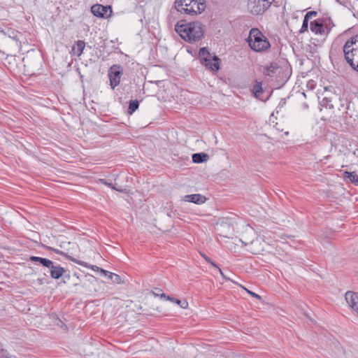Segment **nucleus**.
Masks as SVG:
<instances>
[{"label": "nucleus", "mask_w": 358, "mask_h": 358, "mask_svg": "<svg viewBox=\"0 0 358 358\" xmlns=\"http://www.w3.org/2000/svg\"><path fill=\"white\" fill-rule=\"evenodd\" d=\"M248 293H249L252 296H253V297H255V298H256V299H262V297H261V296H260V295H259V294H256V293H255V292H251V291H248Z\"/></svg>", "instance_id": "c9c22d12"}, {"label": "nucleus", "mask_w": 358, "mask_h": 358, "mask_svg": "<svg viewBox=\"0 0 358 358\" xmlns=\"http://www.w3.org/2000/svg\"><path fill=\"white\" fill-rule=\"evenodd\" d=\"M202 257L204 258V259L209 264H210L212 266H213L215 268H218L219 266H217V264L214 262L210 257H208V256H206V255H202Z\"/></svg>", "instance_id": "473e14b6"}, {"label": "nucleus", "mask_w": 358, "mask_h": 358, "mask_svg": "<svg viewBox=\"0 0 358 358\" xmlns=\"http://www.w3.org/2000/svg\"><path fill=\"white\" fill-rule=\"evenodd\" d=\"M306 15H308L311 18L313 16H316L317 15V11L312 10V11L307 12Z\"/></svg>", "instance_id": "e433bc0d"}, {"label": "nucleus", "mask_w": 358, "mask_h": 358, "mask_svg": "<svg viewBox=\"0 0 358 358\" xmlns=\"http://www.w3.org/2000/svg\"><path fill=\"white\" fill-rule=\"evenodd\" d=\"M18 34L19 32L15 29H8L7 30V32L6 34H7L10 38H13V40L17 41L18 39Z\"/></svg>", "instance_id": "cd10ccee"}, {"label": "nucleus", "mask_w": 358, "mask_h": 358, "mask_svg": "<svg viewBox=\"0 0 358 358\" xmlns=\"http://www.w3.org/2000/svg\"><path fill=\"white\" fill-rule=\"evenodd\" d=\"M92 13L100 18H107L112 14V8L110 6H103L101 4H94L91 7Z\"/></svg>", "instance_id": "423d86ee"}, {"label": "nucleus", "mask_w": 358, "mask_h": 358, "mask_svg": "<svg viewBox=\"0 0 358 358\" xmlns=\"http://www.w3.org/2000/svg\"><path fill=\"white\" fill-rule=\"evenodd\" d=\"M251 92L256 99L264 102H266L271 96L270 94L266 98L263 96L264 89L262 87V83L257 80H255L251 89Z\"/></svg>", "instance_id": "1a4fd4ad"}, {"label": "nucleus", "mask_w": 358, "mask_h": 358, "mask_svg": "<svg viewBox=\"0 0 358 358\" xmlns=\"http://www.w3.org/2000/svg\"><path fill=\"white\" fill-rule=\"evenodd\" d=\"M271 6V2L266 0H248V9L254 15H263Z\"/></svg>", "instance_id": "20e7f679"}, {"label": "nucleus", "mask_w": 358, "mask_h": 358, "mask_svg": "<svg viewBox=\"0 0 358 358\" xmlns=\"http://www.w3.org/2000/svg\"><path fill=\"white\" fill-rule=\"evenodd\" d=\"M217 269H218L219 272L220 273V274H221V275L222 276L223 278H224L227 280H230L229 278L226 276V275L223 273V271L221 270V268L220 267H218Z\"/></svg>", "instance_id": "4c0bfd02"}, {"label": "nucleus", "mask_w": 358, "mask_h": 358, "mask_svg": "<svg viewBox=\"0 0 358 358\" xmlns=\"http://www.w3.org/2000/svg\"><path fill=\"white\" fill-rule=\"evenodd\" d=\"M183 201L200 205L206 202V198L200 194H187L183 197Z\"/></svg>", "instance_id": "2eb2a0df"}, {"label": "nucleus", "mask_w": 358, "mask_h": 358, "mask_svg": "<svg viewBox=\"0 0 358 358\" xmlns=\"http://www.w3.org/2000/svg\"><path fill=\"white\" fill-rule=\"evenodd\" d=\"M192 6H196L197 12L202 13L206 8V0H192Z\"/></svg>", "instance_id": "5701e85b"}, {"label": "nucleus", "mask_w": 358, "mask_h": 358, "mask_svg": "<svg viewBox=\"0 0 358 358\" xmlns=\"http://www.w3.org/2000/svg\"><path fill=\"white\" fill-rule=\"evenodd\" d=\"M308 29V22L303 21L302 26L299 30L300 33H304Z\"/></svg>", "instance_id": "72a5a7b5"}, {"label": "nucleus", "mask_w": 358, "mask_h": 358, "mask_svg": "<svg viewBox=\"0 0 358 358\" xmlns=\"http://www.w3.org/2000/svg\"><path fill=\"white\" fill-rule=\"evenodd\" d=\"M310 19V17L308 15L306 14L303 21L308 22Z\"/></svg>", "instance_id": "ea45409f"}, {"label": "nucleus", "mask_w": 358, "mask_h": 358, "mask_svg": "<svg viewBox=\"0 0 358 358\" xmlns=\"http://www.w3.org/2000/svg\"><path fill=\"white\" fill-rule=\"evenodd\" d=\"M105 276H107L113 283L120 284L122 283L121 278L119 275L107 271L106 274H103Z\"/></svg>", "instance_id": "b1692460"}, {"label": "nucleus", "mask_w": 358, "mask_h": 358, "mask_svg": "<svg viewBox=\"0 0 358 358\" xmlns=\"http://www.w3.org/2000/svg\"><path fill=\"white\" fill-rule=\"evenodd\" d=\"M301 108L303 110H308L309 108V106L307 103L304 102L302 103Z\"/></svg>", "instance_id": "58836bf2"}, {"label": "nucleus", "mask_w": 358, "mask_h": 358, "mask_svg": "<svg viewBox=\"0 0 358 358\" xmlns=\"http://www.w3.org/2000/svg\"><path fill=\"white\" fill-rule=\"evenodd\" d=\"M340 5L348 8L349 10H352L354 8L352 6V3L348 0H336Z\"/></svg>", "instance_id": "2f4dec72"}, {"label": "nucleus", "mask_w": 358, "mask_h": 358, "mask_svg": "<svg viewBox=\"0 0 358 358\" xmlns=\"http://www.w3.org/2000/svg\"><path fill=\"white\" fill-rule=\"evenodd\" d=\"M358 38H357V35L351 37L348 39L343 47V52L345 57H349V52L350 49H355L357 46H358Z\"/></svg>", "instance_id": "4468645a"}, {"label": "nucleus", "mask_w": 358, "mask_h": 358, "mask_svg": "<svg viewBox=\"0 0 358 358\" xmlns=\"http://www.w3.org/2000/svg\"><path fill=\"white\" fill-rule=\"evenodd\" d=\"M29 260L30 262H34L38 266H42L45 268L50 265L51 262V260L49 259L37 256H30Z\"/></svg>", "instance_id": "dca6fc26"}, {"label": "nucleus", "mask_w": 358, "mask_h": 358, "mask_svg": "<svg viewBox=\"0 0 358 358\" xmlns=\"http://www.w3.org/2000/svg\"><path fill=\"white\" fill-rule=\"evenodd\" d=\"M345 59L352 69L358 72V46L355 49H350L349 57H345Z\"/></svg>", "instance_id": "9b49d317"}, {"label": "nucleus", "mask_w": 358, "mask_h": 358, "mask_svg": "<svg viewBox=\"0 0 358 358\" xmlns=\"http://www.w3.org/2000/svg\"><path fill=\"white\" fill-rule=\"evenodd\" d=\"M124 69L120 64H113L109 68L108 76L112 90L120 85Z\"/></svg>", "instance_id": "39448f33"}, {"label": "nucleus", "mask_w": 358, "mask_h": 358, "mask_svg": "<svg viewBox=\"0 0 358 358\" xmlns=\"http://www.w3.org/2000/svg\"><path fill=\"white\" fill-rule=\"evenodd\" d=\"M100 182H101L102 184H103V185H106V186H108V187H110V188H112V189H115V190H116V191H117V192H124V190L123 189H122V188H117L116 187H115V186L113 185V183H111V182H108L107 181V180H106V179H101V180H100Z\"/></svg>", "instance_id": "c85d7f7f"}, {"label": "nucleus", "mask_w": 358, "mask_h": 358, "mask_svg": "<svg viewBox=\"0 0 358 358\" xmlns=\"http://www.w3.org/2000/svg\"><path fill=\"white\" fill-rule=\"evenodd\" d=\"M209 155L206 152H198L192 155V162L196 164H201L208 160Z\"/></svg>", "instance_id": "a211bd4d"}, {"label": "nucleus", "mask_w": 358, "mask_h": 358, "mask_svg": "<svg viewBox=\"0 0 358 358\" xmlns=\"http://www.w3.org/2000/svg\"><path fill=\"white\" fill-rule=\"evenodd\" d=\"M139 107V101L137 99L130 100L127 109V113L129 115L133 114Z\"/></svg>", "instance_id": "4be33fe9"}, {"label": "nucleus", "mask_w": 358, "mask_h": 358, "mask_svg": "<svg viewBox=\"0 0 358 358\" xmlns=\"http://www.w3.org/2000/svg\"><path fill=\"white\" fill-rule=\"evenodd\" d=\"M44 248L49 251H52V252H55V254L59 255L65 257L66 259H68L69 261H71L74 263H76V264L81 265L83 266H85L86 268H90L94 271H99L102 274H106L107 273V271L103 269L102 268H100L96 265H91L85 262H83V261L79 260L76 258H74L73 257L68 255L67 253H66L62 250H59L58 249L54 248L50 246H47V245H44Z\"/></svg>", "instance_id": "7ed1b4c3"}, {"label": "nucleus", "mask_w": 358, "mask_h": 358, "mask_svg": "<svg viewBox=\"0 0 358 358\" xmlns=\"http://www.w3.org/2000/svg\"><path fill=\"white\" fill-rule=\"evenodd\" d=\"M343 176L345 178L348 179L351 182L358 185V176L355 172H349L346 171L343 173Z\"/></svg>", "instance_id": "412c9836"}, {"label": "nucleus", "mask_w": 358, "mask_h": 358, "mask_svg": "<svg viewBox=\"0 0 358 358\" xmlns=\"http://www.w3.org/2000/svg\"><path fill=\"white\" fill-rule=\"evenodd\" d=\"M357 276H358V272H357Z\"/></svg>", "instance_id": "8fccbe9b"}, {"label": "nucleus", "mask_w": 358, "mask_h": 358, "mask_svg": "<svg viewBox=\"0 0 358 358\" xmlns=\"http://www.w3.org/2000/svg\"><path fill=\"white\" fill-rule=\"evenodd\" d=\"M266 1H270L271 2V5L273 3H275V0H266Z\"/></svg>", "instance_id": "c03bdc74"}, {"label": "nucleus", "mask_w": 358, "mask_h": 358, "mask_svg": "<svg viewBox=\"0 0 358 358\" xmlns=\"http://www.w3.org/2000/svg\"><path fill=\"white\" fill-rule=\"evenodd\" d=\"M63 275L64 276V278L66 279L67 280H69L70 279L71 275L69 273H68V274L64 273Z\"/></svg>", "instance_id": "79ce46f5"}, {"label": "nucleus", "mask_w": 358, "mask_h": 358, "mask_svg": "<svg viewBox=\"0 0 358 358\" xmlns=\"http://www.w3.org/2000/svg\"><path fill=\"white\" fill-rule=\"evenodd\" d=\"M5 358H16V357H15V356H14V355H10L8 354V355L7 357H5Z\"/></svg>", "instance_id": "37998d69"}, {"label": "nucleus", "mask_w": 358, "mask_h": 358, "mask_svg": "<svg viewBox=\"0 0 358 358\" xmlns=\"http://www.w3.org/2000/svg\"><path fill=\"white\" fill-rule=\"evenodd\" d=\"M320 104L322 106L325 107L326 108H329V109L334 108V105L332 103V101H331V98L324 97L322 99Z\"/></svg>", "instance_id": "bb28decb"}, {"label": "nucleus", "mask_w": 358, "mask_h": 358, "mask_svg": "<svg viewBox=\"0 0 358 358\" xmlns=\"http://www.w3.org/2000/svg\"><path fill=\"white\" fill-rule=\"evenodd\" d=\"M182 13H184L187 15H196L197 14H201V13L197 12V8L195 9L192 4L189 6L183 7V9H182Z\"/></svg>", "instance_id": "a878e982"}, {"label": "nucleus", "mask_w": 358, "mask_h": 358, "mask_svg": "<svg viewBox=\"0 0 358 358\" xmlns=\"http://www.w3.org/2000/svg\"><path fill=\"white\" fill-rule=\"evenodd\" d=\"M220 62V59L217 56L214 55L213 57L210 56V57L208 59H203V62H201V64L207 69L214 73L219 71Z\"/></svg>", "instance_id": "0eeeda50"}, {"label": "nucleus", "mask_w": 358, "mask_h": 358, "mask_svg": "<svg viewBox=\"0 0 358 358\" xmlns=\"http://www.w3.org/2000/svg\"><path fill=\"white\" fill-rule=\"evenodd\" d=\"M357 38H358V34H357Z\"/></svg>", "instance_id": "09e8293b"}, {"label": "nucleus", "mask_w": 358, "mask_h": 358, "mask_svg": "<svg viewBox=\"0 0 358 358\" xmlns=\"http://www.w3.org/2000/svg\"><path fill=\"white\" fill-rule=\"evenodd\" d=\"M73 275H74L75 277H77V278H78V275H77V273H73Z\"/></svg>", "instance_id": "49530a36"}, {"label": "nucleus", "mask_w": 358, "mask_h": 358, "mask_svg": "<svg viewBox=\"0 0 358 358\" xmlns=\"http://www.w3.org/2000/svg\"><path fill=\"white\" fill-rule=\"evenodd\" d=\"M291 74L292 69L289 65L285 64L284 67L281 66L275 78L276 82L281 85H284L290 78Z\"/></svg>", "instance_id": "6e6552de"}, {"label": "nucleus", "mask_w": 358, "mask_h": 358, "mask_svg": "<svg viewBox=\"0 0 358 358\" xmlns=\"http://www.w3.org/2000/svg\"><path fill=\"white\" fill-rule=\"evenodd\" d=\"M192 3V0H176L174 6L178 12L182 13V9H183V7L189 6Z\"/></svg>", "instance_id": "6ab92c4d"}, {"label": "nucleus", "mask_w": 358, "mask_h": 358, "mask_svg": "<svg viewBox=\"0 0 358 358\" xmlns=\"http://www.w3.org/2000/svg\"><path fill=\"white\" fill-rule=\"evenodd\" d=\"M8 355V352L7 350L2 348L1 345H0V358H5V357H7Z\"/></svg>", "instance_id": "f704fd0d"}, {"label": "nucleus", "mask_w": 358, "mask_h": 358, "mask_svg": "<svg viewBox=\"0 0 358 358\" xmlns=\"http://www.w3.org/2000/svg\"><path fill=\"white\" fill-rule=\"evenodd\" d=\"M166 300L170 301L173 303L178 304L180 308H182L183 309H186L188 307V302L185 299L180 300L173 296L168 295Z\"/></svg>", "instance_id": "aec40b11"}, {"label": "nucleus", "mask_w": 358, "mask_h": 358, "mask_svg": "<svg viewBox=\"0 0 358 358\" xmlns=\"http://www.w3.org/2000/svg\"><path fill=\"white\" fill-rule=\"evenodd\" d=\"M302 95L306 97V94L304 92L302 93Z\"/></svg>", "instance_id": "de8ad7c7"}, {"label": "nucleus", "mask_w": 358, "mask_h": 358, "mask_svg": "<svg viewBox=\"0 0 358 358\" xmlns=\"http://www.w3.org/2000/svg\"><path fill=\"white\" fill-rule=\"evenodd\" d=\"M280 67L281 66H280L277 62H272L269 65L264 66L262 73L265 76L270 78L273 77L274 75L277 76Z\"/></svg>", "instance_id": "ddd939ff"}, {"label": "nucleus", "mask_w": 358, "mask_h": 358, "mask_svg": "<svg viewBox=\"0 0 358 358\" xmlns=\"http://www.w3.org/2000/svg\"><path fill=\"white\" fill-rule=\"evenodd\" d=\"M50 270V277L53 279H59L65 273L66 269L60 265H55L52 261L50 262V265L48 267Z\"/></svg>", "instance_id": "9d476101"}, {"label": "nucleus", "mask_w": 358, "mask_h": 358, "mask_svg": "<svg viewBox=\"0 0 358 358\" xmlns=\"http://www.w3.org/2000/svg\"><path fill=\"white\" fill-rule=\"evenodd\" d=\"M210 56L211 55L208 51V48L203 47L200 48L199 51V58L200 60V63L203 62V59H208V57H210Z\"/></svg>", "instance_id": "393cba45"}, {"label": "nucleus", "mask_w": 358, "mask_h": 358, "mask_svg": "<svg viewBox=\"0 0 358 358\" xmlns=\"http://www.w3.org/2000/svg\"><path fill=\"white\" fill-rule=\"evenodd\" d=\"M205 28V25L201 22H187L185 20L178 21L175 25V31L189 43L201 41L203 38Z\"/></svg>", "instance_id": "f257e3e1"}, {"label": "nucleus", "mask_w": 358, "mask_h": 358, "mask_svg": "<svg viewBox=\"0 0 358 358\" xmlns=\"http://www.w3.org/2000/svg\"><path fill=\"white\" fill-rule=\"evenodd\" d=\"M152 294L155 296H159L162 299H166L167 296L165 293L162 292V289L158 287H155L154 290L152 291Z\"/></svg>", "instance_id": "c756f323"}, {"label": "nucleus", "mask_w": 358, "mask_h": 358, "mask_svg": "<svg viewBox=\"0 0 358 358\" xmlns=\"http://www.w3.org/2000/svg\"><path fill=\"white\" fill-rule=\"evenodd\" d=\"M310 29L315 34H325L324 20L323 19L315 20L310 23Z\"/></svg>", "instance_id": "f8f14e48"}, {"label": "nucleus", "mask_w": 358, "mask_h": 358, "mask_svg": "<svg viewBox=\"0 0 358 358\" xmlns=\"http://www.w3.org/2000/svg\"><path fill=\"white\" fill-rule=\"evenodd\" d=\"M284 104H285V99H281L279 106H283Z\"/></svg>", "instance_id": "a19ab883"}, {"label": "nucleus", "mask_w": 358, "mask_h": 358, "mask_svg": "<svg viewBox=\"0 0 358 358\" xmlns=\"http://www.w3.org/2000/svg\"><path fill=\"white\" fill-rule=\"evenodd\" d=\"M249 47L255 52H262L271 48L268 39L258 28H252L246 39Z\"/></svg>", "instance_id": "f03ea898"}, {"label": "nucleus", "mask_w": 358, "mask_h": 358, "mask_svg": "<svg viewBox=\"0 0 358 358\" xmlns=\"http://www.w3.org/2000/svg\"><path fill=\"white\" fill-rule=\"evenodd\" d=\"M85 47V41L78 40L73 45L72 51L73 52L74 55L79 57L83 54Z\"/></svg>", "instance_id": "f3484780"}, {"label": "nucleus", "mask_w": 358, "mask_h": 358, "mask_svg": "<svg viewBox=\"0 0 358 358\" xmlns=\"http://www.w3.org/2000/svg\"><path fill=\"white\" fill-rule=\"evenodd\" d=\"M59 322H60V323H62V325H61V327H62V326L64 325V326L66 328V325H65V324L62 322V321H61V320H59Z\"/></svg>", "instance_id": "a18cd8bd"}, {"label": "nucleus", "mask_w": 358, "mask_h": 358, "mask_svg": "<svg viewBox=\"0 0 358 358\" xmlns=\"http://www.w3.org/2000/svg\"><path fill=\"white\" fill-rule=\"evenodd\" d=\"M324 20V27L325 29L327 30V34L331 31V29L334 27V22L331 17H329L327 19Z\"/></svg>", "instance_id": "7c9ffc66"}]
</instances>
